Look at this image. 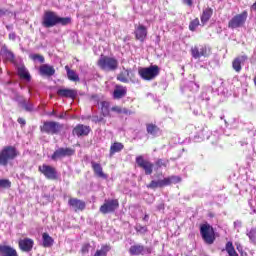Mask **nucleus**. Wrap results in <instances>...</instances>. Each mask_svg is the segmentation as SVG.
I'll return each mask as SVG.
<instances>
[{"instance_id": "2eb2a0df", "label": "nucleus", "mask_w": 256, "mask_h": 256, "mask_svg": "<svg viewBox=\"0 0 256 256\" xmlns=\"http://www.w3.org/2000/svg\"><path fill=\"white\" fill-rule=\"evenodd\" d=\"M91 133V127L85 126L83 124H78L72 131V135H76V137H87Z\"/></svg>"}, {"instance_id": "5fc2aeb1", "label": "nucleus", "mask_w": 256, "mask_h": 256, "mask_svg": "<svg viewBox=\"0 0 256 256\" xmlns=\"http://www.w3.org/2000/svg\"><path fill=\"white\" fill-rule=\"evenodd\" d=\"M58 117V119H65V115L64 114H60L59 116H56Z\"/></svg>"}, {"instance_id": "bb28decb", "label": "nucleus", "mask_w": 256, "mask_h": 256, "mask_svg": "<svg viewBox=\"0 0 256 256\" xmlns=\"http://www.w3.org/2000/svg\"><path fill=\"white\" fill-rule=\"evenodd\" d=\"M213 17V10L212 8H206L203 10V13L201 15V23L202 25H205L206 23L209 22V19Z\"/></svg>"}, {"instance_id": "1a4fd4ad", "label": "nucleus", "mask_w": 256, "mask_h": 256, "mask_svg": "<svg viewBox=\"0 0 256 256\" xmlns=\"http://www.w3.org/2000/svg\"><path fill=\"white\" fill-rule=\"evenodd\" d=\"M248 13L243 11L241 14L234 16L229 22L228 27L230 29H238V27H243L245 21H247Z\"/></svg>"}, {"instance_id": "e433bc0d", "label": "nucleus", "mask_w": 256, "mask_h": 256, "mask_svg": "<svg viewBox=\"0 0 256 256\" xmlns=\"http://www.w3.org/2000/svg\"><path fill=\"white\" fill-rule=\"evenodd\" d=\"M21 105H22L23 109H25V111H28V112H31L34 109L33 103H31L29 100H23L21 102Z\"/></svg>"}, {"instance_id": "de8ad7c7", "label": "nucleus", "mask_w": 256, "mask_h": 256, "mask_svg": "<svg viewBox=\"0 0 256 256\" xmlns=\"http://www.w3.org/2000/svg\"><path fill=\"white\" fill-rule=\"evenodd\" d=\"M183 3L191 7V5H193V0H183Z\"/></svg>"}, {"instance_id": "a18cd8bd", "label": "nucleus", "mask_w": 256, "mask_h": 256, "mask_svg": "<svg viewBox=\"0 0 256 256\" xmlns=\"http://www.w3.org/2000/svg\"><path fill=\"white\" fill-rule=\"evenodd\" d=\"M92 121L93 123H101V121H103V117L92 116Z\"/></svg>"}, {"instance_id": "f8f14e48", "label": "nucleus", "mask_w": 256, "mask_h": 256, "mask_svg": "<svg viewBox=\"0 0 256 256\" xmlns=\"http://www.w3.org/2000/svg\"><path fill=\"white\" fill-rule=\"evenodd\" d=\"M136 163L140 169L145 171L146 175H151V173H153V163L149 160H144L143 156L136 157Z\"/></svg>"}, {"instance_id": "6e6d98bb", "label": "nucleus", "mask_w": 256, "mask_h": 256, "mask_svg": "<svg viewBox=\"0 0 256 256\" xmlns=\"http://www.w3.org/2000/svg\"><path fill=\"white\" fill-rule=\"evenodd\" d=\"M51 115H54L55 117H57V113L55 111H52Z\"/></svg>"}, {"instance_id": "603ef678", "label": "nucleus", "mask_w": 256, "mask_h": 256, "mask_svg": "<svg viewBox=\"0 0 256 256\" xmlns=\"http://www.w3.org/2000/svg\"><path fill=\"white\" fill-rule=\"evenodd\" d=\"M190 85H191V87H193V85H194V87H196V89H199V86L196 85L195 82H190Z\"/></svg>"}, {"instance_id": "20e7f679", "label": "nucleus", "mask_w": 256, "mask_h": 256, "mask_svg": "<svg viewBox=\"0 0 256 256\" xmlns=\"http://www.w3.org/2000/svg\"><path fill=\"white\" fill-rule=\"evenodd\" d=\"M63 129V124L56 121H46L40 126L41 133H47V135H59Z\"/></svg>"}, {"instance_id": "5701e85b", "label": "nucleus", "mask_w": 256, "mask_h": 256, "mask_svg": "<svg viewBox=\"0 0 256 256\" xmlns=\"http://www.w3.org/2000/svg\"><path fill=\"white\" fill-rule=\"evenodd\" d=\"M91 167H92L95 175H97V177H100L101 179H107L106 174L103 173V167L99 163L92 161Z\"/></svg>"}, {"instance_id": "c756f323", "label": "nucleus", "mask_w": 256, "mask_h": 256, "mask_svg": "<svg viewBox=\"0 0 256 256\" xmlns=\"http://www.w3.org/2000/svg\"><path fill=\"white\" fill-rule=\"evenodd\" d=\"M131 75H133L131 70H124L117 76V79L118 81H121V83H129L128 77H131Z\"/></svg>"}, {"instance_id": "79ce46f5", "label": "nucleus", "mask_w": 256, "mask_h": 256, "mask_svg": "<svg viewBox=\"0 0 256 256\" xmlns=\"http://www.w3.org/2000/svg\"><path fill=\"white\" fill-rule=\"evenodd\" d=\"M136 231H137V233L145 234V233H147V227L138 225V226H136Z\"/></svg>"}, {"instance_id": "7ed1b4c3", "label": "nucleus", "mask_w": 256, "mask_h": 256, "mask_svg": "<svg viewBox=\"0 0 256 256\" xmlns=\"http://www.w3.org/2000/svg\"><path fill=\"white\" fill-rule=\"evenodd\" d=\"M98 67H100L102 71H115L117 67H119V62L115 58L101 56L98 60Z\"/></svg>"}, {"instance_id": "39448f33", "label": "nucleus", "mask_w": 256, "mask_h": 256, "mask_svg": "<svg viewBox=\"0 0 256 256\" xmlns=\"http://www.w3.org/2000/svg\"><path fill=\"white\" fill-rule=\"evenodd\" d=\"M138 74L144 81H153V79L159 75V66L152 65L147 68H140Z\"/></svg>"}, {"instance_id": "c85d7f7f", "label": "nucleus", "mask_w": 256, "mask_h": 256, "mask_svg": "<svg viewBox=\"0 0 256 256\" xmlns=\"http://www.w3.org/2000/svg\"><path fill=\"white\" fill-rule=\"evenodd\" d=\"M124 145L121 142H115L110 147V157H113L115 153H120V151H123Z\"/></svg>"}, {"instance_id": "864d4df0", "label": "nucleus", "mask_w": 256, "mask_h": 256, "mask_svg": "<svg viewBox=\"0 0 256 256\" xmlns=\"http://www.w3.org/2000/svg\"><path fill=\"white\" fill-rule=\"evenodd\" d=\"M143 221H149V215H145L144 217H143Z\"/></svg>"}, {"instance_id": "13d9d810", "label": "nucleus", "mask_w": 256, "mask_h": 256, "mask_svg": "<svg viewBox=\"0 0 256 256\" xmlns=\"http://www.w3.org/2000/svg\"><path fill=\"white\" fill-rule=\"evenodd\" d=\"M254 85L256 86V76L254 77Z\"/></svg>"}, {"instance_id": "b1692460", "label": "nucleus", "mask_w": 256, "mask_h": 256, "mask_svg": "<svg viewBox=\"0 0 256 256\" xmlns=\"http://www.w3.org/2000/svg\"><path fill=\"white\" fill-rule=\"evenodd\" d=\"M17 71L21 79H24L25 81H31V74H29V71H27L25 65L18 66Z\"/></svg>"}, {"instance_id": "ddd939ff", "label": "nucleus", "mask_w": 256, "mask_h": 256, "mask_svg": "<svg viewBox=\"0 0 256 256\" xmlns=\"http://www.w3.org/2000/svg\"><path fill=\"white\" fill-rule=\"evenodd\" d=\"M40 173H43L46 179L55 180L57 179V170L55 167L49 166L47 164H43L39 166Z\"/></svg>"}, {"instance_id": "4468645a", "label": "nucleus", "mask_w": 256, "mask_h": 256, "mask_svg": "<svg viewBox=\"0 0 256 256\" xmlns=\"http://www.w3.org/2000/svg\"><path fill=\"white\" fill-rule=\"evenodd\" d=\"M68 207H70L72 211H75V213H77V211H84L86 204L83 200H79L77 198H70L68 200Z\"/></svg>"}, {"instance_id": "ea45409f", "label": "nucleus", "mask_w": 256, "mask_h": 256, "mask_svg": "<svg viewBox=\"0 0 256 256\" xmlns=\"http://www.w3.org/2000/svg\"><path fill=\"white\" fill-rule=\"evenodd\" d=\"M199 27V18H195L189 24L190 31H195Z\"/></svg>"}, {"instance_id": "8fccbe9b", "label": "nucleus", "mask_w": 256, "mask_h": 256, "mask_svg": "<svg viewBox=\"0 0 256 256\" xmlns=\"http://www.w3.org/2000/svg\"><path fill=\"white\" fill-rule=\"evenodd\" d=\"M241 225L242 223L239 220L234 222V227H241Z\"/></svg>"}, {"instance_id": "a878e982", "label": "nucleus", "mask_w": 256, "mask_h": 256, "mask_svg": "<svg viewBox=\"0 0 256 256\" xmlns=\"http://www.w3.org/2000/svg\"><path fill=\"white\" fill-rule=\"evenodd\" d=\"M0 55H3L7 61H15V54L11 50H8L6 45L2 46Z\"/></svg>"}, {"instance_id": "aec40b11", "label": "nucleus", "mask_w": 256, "mask_h": 256, "mask_svg": "<svg viewBox=\"0 0 256 256\" xmlns=\"http://www.w3.org/2000/svg\"><path fill=\"white\" fill-rule=\"evenodd\" d=\"M247 59V55H242L233 60L232 67L236 73H241V65H243Z\"/></svg>"}, {"instance_id": "473e14b6", "label": "nucleus", "mask_w": 256, "mask_h": 256, "mask_svg": "<svg viewBox=\"0 0 256 256\" xmlns=\"http://www.w3.org/2000/svg\"><path fill=\"white\" fill-rule=\"evenodd\" d=\"M111 111H114V113H118V115H131V112L127 108H123L120 106H114L111 108Z\"/></svg>"}, {"instance_id": "c03bdc74", "label": "nucleus", "mask_w": 256, "mask_h": 256, "mask_svg": "<svg viewBox=\"0 0 256 256\" xmlns=\"http://www.w3.org/2000/svg\"><path fill=\"white\" fill-rule=\"evenodd\" d=\"M89 249H91V245H89V244H84L83 246H82V249H81V251H82V253H89Z\"/></svg>"}, {"instance_id": "cd10ccee", "label": "nucleus", "mask_w": 256, "mask_h": 256, "mask_svg": "<svg viewBox=\"0 0 256 256\" xmlns=\"http://www.w3.org/2000/svg\"><path fill=\"white\" fill-rule=\"evenodd\" d=\"M65 70L67 72V77L69 81H74V83L80 81L79 75L77 74V72H75V70L70 69L69 66H65Z\"/></svg>"}, {"instance_id": "7c9ffc66", "label": "nucleus", "mask_w": 256, "mask_h": 256, "mask_svg": "<svg viewBox=\"0 0 256 256\" xmlns=\"http://www.w3.org/2000/svg\"><path fill=\"white\" fill-rule=\"evenodd\" d=\"M146 131L148 135H151L152 137H157L159 135V127L155 124H147Z\"/></svg>"}, {"instance_id": "f257e3e1", "label": "nucleus", "mask_w": 256, "mask_h": 256, "mask_svg": "<svg viewBox=\"0 0 256 256\" xmlns=\"http://www.w3.org/2000/svg\"><path fill=\"white\" fill-rule=\"evenodd\" d=\"M69 24H71V17H59L53 11H46L42 18V25L46 29H50V27H55L56 25L65 26Z\"/></svg>"}, {"instance_id": "393cba45", "label": "nucleus", "mask_w": 256, "mask_h": 256, "mask_svg": "<svg viewBox=\"0 0 256 256\" xmlns=\"http://www.w3.org/2000/svg\"><path fill=\"white\" fill-rule=\"evenodd\" d=\"M127 95V88L123 86H116L114 92H113V98L114 99H123Z\"/></svg>"}, {"instance_id": "9b49d317", "label": "nucleus", "mask_w": 256, "mask_h": 256, "mask_svg": "<svg viewBox=\"0 0 256 256\" xmlns=\"http://www.w3.org/2000/svg\"><path fill=\"white\" fill-rule=\"evenodd\" d=\"M75 155V150L72 148H58L51 156L52 161L63 159V157H71Z\"/></svg>"}, {"instance_id": "2f4dec72", "label": "nucleus", "mask_w": 256, "mask_h": 256, "mask_svg": "<svg viewBox=\"0 0 256 256\" xmlns=\"http://www.w3.org/2000/svg\"><path fill=\"white\" fill-rule=\"evenodd\" d=\"M54 240L47 233L42 234V245L43 247H53Z\"/></svg>"}, {"instance_id": "6ab92c4d", "label": "nucleus", "mask_w": 256, "mask_h": 256, "mask_svg": "<svg viewBox=\"0 0 256 256\" xmlns=\"http://www.w3.org/2000/svg\"><path fill=\"white\" fill-rule=\"evenodd\" d=\"M57 95L59 97H66L68 99H75L77 97V91L74 89L61 88L58 89Z\"/></svg>"}, {"instance_id": "dca6fc26", "label": "nucleus", "mask_w": 256, "mask_h": 256, "mask_svg": "<svg viewBox=\"0 0 256 256\" xmlns=\"http://www.w3.org/2000/svg\"><path fill=\"white\" fill-rule=\"evenodd\" d=\"M18 245L21 251H24V253H29V251L33 249L34 242L31 238H24L19 241Z\"/></svg>"}, {"instance_id": "a19ab883", "label": "nucleus", "mask_w": 256, "mask_h": 256, "mask_svg": "<svg viewBox=\"0 0 256 256\" xmlns=\"http://www.w3.org/2000/svg\"><path fill=\"white\" fill-rule=\"evenodd\" d=\"M169 163V161H164L163 159H158L156 161V165L157 167H167V164Z\"/></svg>"}, {"instance_id": "f3484780", "label": "nucleus", "mask_w": 256, "mask_h": 256, "mask_svg": "<svg viewBox=\"0 0 256 256\" xmlns=\"http://www.w3.org/2000/svg\"><path fill=\"white\" fill-rule=\"evenodd\" d=\"M0 256H19V253L12 246L0 244Z\"/></svg>"}, {"instance_id": "58836bf2", "label": "nucleus", "mask_w": 256, "mask_h": 256, "mask_svg": "<svg viewBox=\"0 0 256 256\" xmlns=\"http://www.w3.org/2000/svg\"><path fill=\"white\" fill-rule=\"evenodd\" d=\"M30 59H32V61H39V63H45V57L39 54H31Z\"/></svg>"}, {"instance_id": "09e8293b", "label": "nucleus", "mask_w": 256, "mask_h": 256, "mask_svg": "<svg viewBox=\"0 0 256 256\" xmlns=\"http://www.w3.org/2000/svg\"><path fill=\"white\" fill-rule=\"evenodd\" d=\"M18 123H20V125H25L26 121L23 118H18Z\"/></svg>"}, {"instance_id": "72a5a7b5", "label": "nucleus", "mask_w": 256, "mask_h": 256, "mask_svg": "<svg viewBox=\"0 0 256 256\" xmlns=\"http://www.w3.org/2000/svg\"><path fill=\"white\" fill-rule=\"evenodd\" d=\"M229 256H239L237 251H235V247L233 246V242H227L225 247Z\"/></svg>"}, {"instance_id": "3c124183", "label": "nucleus", "mask_w": 256, "mask_h": 256, "mask_svg": "<svg viewBox=\"0 0 256 256\" xmlns=\"http://www.w3.org/2000/svg\"><path fill=\"white\" fill-rule=\"evenodd\" d=\"M7 13V10L5 9H0V17H3Z\"/></svg>"}, {"instance_id": "423d86ee", "label": "nucleus", "mask_w": 256, "mask_h": 256, "mask_svg": "<svg viewBox=\"0 0 256 256\" xmlns=\"http://www.w3.org/2000/svg\"><path fill=\"white\" fill-rule=\"evenodd\" d=\"M181 178L177 176H172L170 178H164L162 180H152L150 184L147 185L148 189H158L161 187H167L171 185V183H179Z\"/></svg>"}, {"instance_id": "49530a36", "label": "nucleus", "mask_w": 256, "mask_h": 256, "mask_svg": "<svg viewBox=\"0 0 256 256\" xmlns=\"http://www.w3.org/2000/svg\"><path fill=\"white\" fill-rule=\"evenodd\" d=\"M9 39H10L11 41H15V39H17V34H15V32H11V33L9 34Z\"/></svg>"}, {"instance_id": "9d476101", "label": "nucleus", "mask_w": 256, "mask_h": 256, "mask_svg": "<svg viewBox=\"0 0 256 256\" xmlns=\"http://www.w3.org/2000/svg\"><path fill=\"white\" fill-rule=\"evenodd\" d=\"M130 255L139 256V255H151L153 253V248L145 247L141 244L132 245L129 248Z\"/></svg>"}, {"instance_id": "412c9836", "label": "nucleus", "mask_w": 256, "mask_h": 256, "mask_svg": "<svg viewBox=\"0 0 256 256\" xmlns=\"http://www.w3.org/2000/svg\"><path fill=\"white\" fill-rule=\"evenodd\" d=\"M135 37L138 39V41H145V38L147 37V27L143 25H138L135 27Z\"/></svg>"}, {"instance_id": "f704fd0d", "label": "nucleus", "mask_w": 256, "mask_h": 256, "mask_svg": "<svg viewBox=\"0 0 256 256\" xmlns=\"http://www.w3.org/2000/svg\"><path fill=\"white\" fill-rule=\"evenodd\" d=\"M100 105H101V111H102L103 117H109V115H110V113H109V102L102 101L100 103Z\"/></svg>"}, {"instance_id": "4d7b16f0", "label": "nucleus", "mask_w": 256, "mask_h": 256, "mask_svg": "<svg viewBox=\"0 0 256 256\" xmlns=\"http://www.w3.org/2000/svg\"><path fill=\"white\" fill-rule=\"evenodd\" d=\"M6 29H8V30H9V29H12V27H11V26H9V25H7V26H6Z\"/></svg>"}, {"instance_id": "4be33fe9", "label": "nucleus", "mask_w": 256, "mask_h": 256, "mask_svg": "<svg viewBox=\"0 0 256 256\" xmlns=\"http://www.w3.org/2000/svg\"><path fill=\"white\" fill-rule=\"evenodd\" d=\"M40 75H43L44 77H53L55 75V68L49 64H43L40 66Z\"/></svg>"}, {"instance_id": "a211bd4d", "label": "nucleus", "mask_w": 256, "mask_h": 256, "mask_svg": "<svg viewBox=\"0 0 256 256\" xmlns=\"http://www.w3.org/2000/svg\"><path fill=\"white\" fill-rule=\"evenodd\" d=\"M191 54L194 59H200V57H207V47L202 46L199 48L195 46L191 48Z\"/></svg>"}, {"instance_id": "4c0bfd02", "label": "nucleus", "mask_w": 256, "mask_h": 256, "mask_svg": "<svg viewBox=\"0 0 256 256\" xmlns=\"http://www.w3.org/2000/svg\"><path fill=\"white\" fill-rule=\"evenodd\" d=\"M11 181L9 179H0V189H9Z\"/></svg>"}, {"instance_id": "0eeeda50", "label": "nucleus", "mask_w": 256, "mask_h": 256, "mask_svg": "<svg viewBox=\"0 0 256 256\" xmlns=\"http://www.w3.org/2000/svg\"><path fill=\"white\" fill-rule=\"evenodd\" d=\"M200 235L207 245H213L215 243V232L209 224H203L200 227Z\"/></svg>"}, {"instance_id": "6e6552de", "label": "nucleus", "mask_w": 256, "mask_h": 256, "mask_svg": "<svg viewBox=\"0 0 256 256\" xmlns=\"http://www.w3.org/2000/svg\"><path fill=\"white\" fill-rule=\"evenodd\" d=\"M119 209V200L117 199H106L103 205L100 207L99 211L103 215H107L109 213H115Z\"/></svg>"}, {"instance_id": "f03ea898", "label": "nucleus", "mask_w": 256, "mask_h": 256, "mask_svg": "<svg viewBox=\"0 0 256 256\" xmlns=\"http://www.w3.org/2000/svg\"><path fill=\"white\" fill-rule=\"evenodd\" d=\"M17 155H19V152L15 146H5L0 151V167H7L9 161H13Z\"/></svg>"}, {"instance_id": "c9c22d12", "label": "nucleus", "mask_w": 256, "mask_h": 256, "mask_svg": "<svg viewBox=\"0 0 256 256\" xmlns=\"http://www.w3.org/2000/svg\"><path fill=\"white\" fill-rule=\"evenodd\" d=\"M246 235L252 243L256 241V227H252L250 230H246Z\"/></svg>"}, {"instance_id": "37998d69", "label": "nucleus", "mask_w": 256, "mask_h": 256, "mask_svg": "<svg viewBox=\"0 0 256 256\" xmlns=\"http://www.w3.org/2000/svg\"><path fill=\"white\" fill-rule=\"evenodd\" d=\"M204 131H205V127H202V128L199 130L201 139H210V136L205 135V134H204Z\"/></svg>"}]
</instances>
